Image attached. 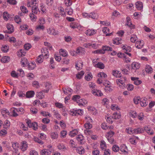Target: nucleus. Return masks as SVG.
I'll return each instance as SVG.
<instances>
[{"label":"nucleus","instance_id":"4d7b16f0","mask_svg":"<svg viewBox=\"0 0 155 155\" xmlns=\"http://www.w3.org/2000/svg\"><path fill=\"white\" fill-rule=\"evenodd\" d=\"M27 63L28 61L26 58H21V64L23 67L25 66Z\"/></svg>","mask_w":155,"mask_h":155},{"label":"nucleus","instance_id":"9b49d317","mask_svg":"<svg viewBox=\"0 0 155 155\" xmlns=\"http://www.w3.org/2000/svg\"><path fill=\"white\" fill-rule=\"evenodd\" d=\"M83 63L80 61H78L75 63V68L78 70H80L82 69Z\"/></svg>","mask_w":155,"mask_h":155},{"label":"nucleus","instance_id":"5fc2aeb1","mask_svg":"<svg viewBox=\"0 0 155 155\" xmlns=\"http://www.w3.org/2000/svg\"><path fill=\"white\" fill-rule=\"evenodd\" d=\"M92 78V75L91 73L89 72L85 77V79L88 81L91 80Z\"/></svg>","mask_w":155,"mask_h":155},{"label":"nucleus","instance_id":"37998d69","mask_svg":"<svg viewBox=\"0 0 155 155\" xmlns=\"http://www.w3.org/2000/svg\"><path fill=\"white\" fill-rule=\"evenodd\" d=\"M129 115L130 116L133 118H135L137 117V114L136 111H135L131 110L129 113Z\"/></svg>","mask_w":155,"mask_h":155},{"label":"nucleus","instance_id":"4c0bfd02","mask_svg":"<svg viewBox=\"0 0 155 155\" xmlns=\"http://www.w3.org/2000/svg\"><path fill=\"white\" fill-rule=\"evenodd\" d=\"M41 114L44 117H51V115L48 112L41 111L40 112Z\"/></svg>","mask_w":155,"mask_h":155},{"label":"nucleus","instance_id":"6ab92c4d","mask_svg":"<svg viewBox=\"0 0 155 155\" xmlns=\"http://www.w3.org/2000/svg\"><path fill=\"white\" fill-rule=\"evenodd\" d=\"M7 28L8 29V33L11 34L14 31V28L13 25L8 24L7 25Z\"/></svg>","mask_w":155,"mask_h":155},{"label":"nucleus","instance_id":"0eeeda50","mask_svg":"<svg viewBox=\"0 0 155 155\" xmlns=\"http://www.w3.org/2000/svg\"><path fill=\"white\" fill-rule=\"evenodd\" d=\"M97 30L93 29H88L85 32V34L88 36L93 35L97 32Z\"/></svg>","mask_w":155,"mask_h":155},{"label":"nucleus","instance_id":"c85d7f7f","mask_svg":"<svg viewBox=\"0 0 155 155\" xmlns=\"http://www.w3.org/2000/svg\"><path fill=\"white\" fill-rule=\"evenodd\" d=\"M125 131L127 133L129 134H134V128L131 127H128L126 129Z\"/></svg>","mask_w":155,"mask_h":155},{"label":"nucleus","instance_id":"f8f14e48","mask_svg":"<svg viewBox=\"0 0 155 155\" xmlns=\"http://www.w3.org/2000/svg\"><path fill=\"white\" fill-rule=\"evenodd\" d=\"M76 53L79 55H82L84 54L85 52V50L84 48L81 47L77 48L76 49Z\"/></svg>","mask_w":155,"mask_h":155},{"label":"nucleus","instance_id":"774afa93","mask_svg":"<svg viewBox=\"0 0 155 155\" xmlns=\"http://www.w3.org/2000/svg\"><path fill=\"white\" fill-rule=\"evenodd\" d=\"M138 119L140 120H143L144 118V115L142 113H140L137 116Z\"/></svg>","mask_w":155,"mask_h":155},{"label":"nucleus","instance_id":"c756f323","mask_svg":"<svg viewBox=\"0 0 155 155\" xmlns=\"http://www.w3.org/2000/svg\"><path fill=\"white\" fill-rule=\"evenodd\" d=\"M105 119L106 121L109 124H112L113 122V116H111L109 115H107L105 116Z\"/></svg>","mask_w":155,"mask_h":155},{"label":"nucleus","instance_id":"bb28decb","mask_svg":"<svg viewBox=\"0 0 155 155\" xmlns=\"http://www.w3.org/2000/svg\"><path fill=\"white\" fill-rule=\"evenodd\" d=\"M122 48L123 51L125 53L130 52L131 50V48L127 45L123 46Z\"/></svg>","mask_w":155,"mask_h":155},{"label":"nucleus","instance_id":"0e129e2a","mask_svg":"<svg viewBox=\"0 0 155 155\" xmlns=\"http://www.w3.org/2000/svg\"><path fill=\"white\" fill-rule=\"evenodd\" d=\"M111 109L113 110H120V108L115 104H112L110 107Z\"/></svg>","mask_w":155,"mask_h":155},{"label":"nucleus","instance_id":"603ef678","mask_svg":"<svg viewBox=\"0 0 155 155\" xmlns=\"http://www.w3.org/2000/svg\"><path fill=\"white\" fill-rule=\"evenodd\" d=\"M57 147L58 149L62 151H64L66 149L64 145L61 143H58L57 145Z\"/></svg>","mask_w":155,"mask_h":155},{"label":"nucleus","instance_id":"ddd939ff","mask_svg":"<svg viewBox=\"0 0 155 155\" xmlns=\"http://www.w3.org/2000/svg\"><path fill=\"white\" fill-rule=\"evenodd\" d=\"M140 64L137 62H134L131 64L132 69L134 71L138 69L140 67Z\"/></svg>","mask_w":155,"mask_h":155},{"label":"nucleus","instance_id":"864d4df0","mask_svg":"<svg viewBox=\"0 0 155 155\" xmlns=\"http://www.w3.org/2000/svg\"><path fill=\"white\" fill-rule=\"evenodd\" d=\"M9 49V47L8 45H3L1 48V50L4 53H6Z\"/></svg>","mask_w":155,"mask_h":155},{"label":"nucleus","instance_id":"79ce46f5","mask_svg":"<svg viewBox=\"0 0 155 155\" xmlns=\"http://www.w3.org/2000/svg\"><path fill=\"white\" fill-rule=\"evenodd\" d=\"M130 41L132 43H135L138 41V38L137 36L135 35H132L131 36L130 38Z\"/></svg>","mask_w":155,"mask_h":155},{"label":"nucleus","instance_id":"49530a36","mask_svg":"<svg viewBox=\"0 0 155 155\" xmlns=\"http://www.w3.org/2000/svg\"><path fill=\"white\" fill-rule=\"evenodd\" d=\"M52 112L54 116L57 119H61V115L59 113L58 111L56 110H54Z\"/></svg>","mask_w":155,"mask_h":155},{"label":"nucleus","instance_id":"8fccbe9b","mask_svg":"<svg viewBox=\"0 0 155 155\" xmlns=\"http://www.w3.org/2000/svg\"><path fill=\"white\" fill-rule=\"evenodd\" d=\"M11 114H12V116L13 117H17L18 116V114L16 112V110L15 108V107H12L11 108Z\"/></svg>","mask_w":155,"mask_h":155},{"label":"nucleus","instance_id":"09e8293b","mask_svg":"<svg viewBox=\"0 0 155 155\" xmlns=\"http://www.w3.org/2000/svg\"><path fill=\"white\" fill-rule=\"evenodd\" d=\"M43 92H44L43 90L41 91L37 92L36 94L37 97L39 99H42L44 97V95Z\"/></svg>","mask_w":155,"mask_h":155},{"label":"nucleus","instance_id":"a19ab883","mask_svg":"<svg viewBox=\"0 0 155 155\" xmlns=\"http://www.w3.org/2000/svg\"><path fill=\"white\" fill-rule=\"evenodd\" d=\"M97 76L99 78L101 79L106 78L107 77V75L103 72L99 73L98 74Z\"/></svg>","mask_w":155,"mask_h":155},{"label":"nucleus","instance_id":"13d9d810","mask_svg":"<svg viewBox=\"0 0 155 155\" xmlns=\"http://www.w3.org/2000/svg\"><path fill=\"white\" fill-rule=\"evenodd\" d=\"M84 74V72L83 71L78 72L76 75V78L78 79H81Z\"/></svg>","mask_w":155,"mask_h":155},{"label":"nucleus","instance_id":"2eb2a0df","mask_svg":"<svg viewBox=\"0 0 155 155\" xmlns=\"http://www.w3.org/2000/svg\"><path fill=\"white\" fill-rule=\"evenodd\" d=\"M104 85L105 86V89L107 91H110L112 90L110 87V83L107 80L105 81V82L104 83Z\"/></svg>","mask_w":155,"mask_h":155},{"label":"nucleus","instance_id":"c03bdc74","mask_svg":"<svg viewBox=\"0 0 155 155\" xmlns=\"http://www.w3.org/2000/svg\"><path fill=\"white\" fill-rule=\"evenodd\" d=\"M87 47H88L90 46H91L94 49H96L98 47V45L95 43H88L87 45Z\"/></svg>","mask_w":155,"mask_h":155},{"label":"nucleus","instance_id":"39448f33","mask_svg":"<svg viewBox=\"0 0 155 155\" xmlns=\"http://www.w3.org/2000/svg\"><path fill=\"white\" fill-rule=\"evenodd\" d=\"M70 27L72 29L77 28L79 30H81L82 31L83 27L79 25L78 24L75 22H73L70 24Z\"/></svg>","mask_w":155,"mask_h":155},{"label":"nucleus","instance_id":"2f4dec72","mask_svg":"<svg viewBox=\"0 0 155 155\" xmlns=\"http://www.w3.org/2000/svg\"><path fill=\"white\" fill-rule=\"evenodd\" d=\"M44 56L41 54L39 55L36 59V62L38 63V64H40L42 63L44 60Z\"/></svg>","mask_w":155,"mask_h":155},{"label":"nucleus","instance_id":"9d476101","mask_svg":"<svg viewBox=\"0 0 155 155\" xmlns=\"http://www.w3.org/2000/svg\"><path fill=\"white\" fill-rule=\"evenodd\" d=\"M136 8L139 10L140 11H143V4L142 2L140 1L137 2L135 4Z\"/></svg>","mask_w":155,"mask_h":155},{"label":"nucleus","instance_id":"f257e3e1","mask_svg":"<svg viewBox=\"0 0 155 155\" xmlns=\"http://www.w3.org/2000/svg\"><path fill=\"white\" fill-rule=\"evenodd\" d=\"M126 80V78L125 77L121 76L120 78L116 80V83L120 87L124 88L125 87V83Z\"/></svg>","mask_w":155,"mask_h":155},{"label":"nucleus","instance_id":"5701e85b","mask_svg":"<svg viewBox=\"0 0 155 155\" xmlns=\"http://www.w3.org/2000/svg\"><path fill=\"white\" fill-rule=\"evenodd\" d=\"M102 31L103 33L106 35V36H110L112 33V32H110L109 28L106 27L103 28Z\"/></svg>","mask_w":155,"mask_h":155},{"label":"nucleus","instance_id":"58836bf2","mask_svg":"<svg viewBox=\"0 0 155 155\" xmlns=\"http://www.w3.org/2000/svg\"><path fill=\"white\" fill-rule=\"evenodd\" d=\"M145 70L146 72L148 74H151L153 71L152 67L149 65H147L146 66Z\"/></svg>","mask_w":155,"mask_h":155},{"label":"nucleus","instance_id":"4468645a","mask_svg":"<svg viewBox=\"0 0 155 155\" xmlns=\"http://www.w3.org/2000/svg\"><path fill=\"white\" fill-rule=\"evenodd\" d=\"M112 48L109 46H104L102 47V49H101V53L104 54L105 51H111Z\"/></svg>","mask_w":155,"mask_h":155},{"label":"nucleus","instance_id":"f704fd0d","mask_svg":"<svg viewBox=\"0 0 155 155\" xmlns=\"http://www.w3.org/2000/svg\"><path fill=\"white\" fill-rule=\"evenodd\" d=\"M114 44L118 45L122 43V40L120 38H117L113 40Z\"/></svg>","mask_w":155,"mask_h":155},{"label":"nucleus","instance_id":"052dcab7","mask_svg":"<svg viewBox=\"0 0 155 155\" xmlns=\"http://www.w3.org/2000/svg\"><path fill=\"white\" fill-rule=\"evenodd\" d=\"M98 17L97 14L96 13L92 12L90 14V18L95 19Z\"/></svg>","mask_w":155,"mask_h":155},{"label":"nucleus","instance_id":"b1692460","mask_svg":"<svg viewBox=\"0 0 155 155\" xmlns=\"http://www.w3.org/2000/svg\"><path fill=\"white\" fill-rule=\"evenodd\" d=\"M35 94V92L33 91H27L26 94L27 98H30L34 97Z\"/></svg>","mask_w":155,"mask_h":155},{"label":"nucleus","instance_id":"72a5a7b5","mask_svg":"<svg viewBox=\"0 0 155 155\" xmlns=\"http://www.w3.org/2000/svg\"><path fill=\"white\" fill-rule=\"evenodd\" d=\"M63 91L65 94H69V95L71 94L73 91L72 90L69 88H63Z\"/></svg>","mask_w":155,"mask_h":155},{"label":"nucleus","instance_id":"aec40b11","mask_svg":"<svg viewBox=\"0 0 155 155\" xmlns=\"http://www.w3.org/2000/svg\"><path fill=\"white\" fill-rule=\"evenodd\" d=\"M127 22L126 25L128 26L131 28H135L134 25H132L131 21H130V17H128L126 18Z\"/></svg>","mask_w":155,"mask_h":155},{"label":"nucleus","instance_id":"a18cd8bd","mask_svg":"<svg viewBox=\"0 0 155 155\" xmlns=\"http://www.w3.org/2000/svg\"><path fill=\"white\" fill-rule=\"evenodd\" d=\"M87 103V101L85 99H80L78 102V104L79 105L84 106L86 105Z\"/></svg>","mask_w":155,"mask_h":155},{"label":"nucleus","instance_id":"423d86ee","mask_svg":"<svg viewBox=\"0 0 155 155\" xmlns=\"http://www.w3.org/2000/svg\"><path fill=\"white\" fill-rule=\"evenodd\" d=\"M77 140L81 144L84 143L85 141L84 137L82 135L80 134L77 136L76 137Z\"/></svg>","mask_w":155,"mask_h":155},{"label":"nucleus","instance_id":"1a4fd4ad","mask_svg":"<svg viewBox=\"0 0 155 155\" xmlns=\"http://www.w3.org/2000/svg\"><path fill=\"white\" fill-rule=\"evenodd\" d=\"M144 45L143 41L142 40H138L136 42L135 46L138 49H141Z\"/></svg>","mask_w":155,"mask_h":155},{"label":"nucleus","instance_id":"7ed1b4c3","mask_svg":"<svg viewBox=\"0 0 155 155\" xmlns=\"http://www.w3.org/2000/svg\"><path fill=\"white\" fill-rule=\"evenodd\" d=\"M47 32L49 34L53 35H56L58 34V31L52 27H50L47 29Z\"/></svg>","mask_w":155,"mask_h":155},{"label":"nucleus","instance_id":"bf43d9fd","mask_svg":"<svg viewBox=\"0 0 155 155\" xmlns=\"http://www.w3.org/2000/svg\"><path fill=\"white\" fill-rule=\"evenodd\" d=\"M58 134L56 132H53L51 133V137L53 139H56L58 138Z\"/></svg>","mask_w":155,"mask_h":155},{"label":"nucleus","instance_id":"a211bd4d","mask_svg":"<svg viewBox=\"0 0 155 155\" xmlns=\"http://www.w3.org/2000/svg\"><path fill=\"white\" fill-rule=\"evenodd\" d=\"M92 92L94 95L95 96H101L103 95L101 91L97 89H93Z\"/></svg>","mask_w":155,"mask_h":155},{"label":"nucleus","instance_id":"f03ea898","mask_svg":"<svg viewBox=\"0 0 155 155\" xmlns=\"http://www.w3.org/2000/svg\"><path fill=\"white\" fill-rule=\"evenodd\" d=\"M19 146V143L16 142H14L12 143V147L14 150V151H13V153L14 154L15 153L17 155H19V153L18 151V148Z\"/></svg>","mask_w":155,"mask_h":155},{"label":"nucleus","instance_id":"6e6552de","mask_svg":"<svg viewBox=\"0 0 155 155\" xmlns=\"http://www.w3.org/2000/svg\"><path fill=\"white\" fill-rule=\"evenodd\" d=\"M41 55L44 56L45 58H47L49 57L48 51L47 48H43L41 50Z\"/></svg>","mask_w":155,"mask_h":155},{"label":"nucleus","instance_id":"69168bd1","mask_svg":"<svg viewBox=\"0 0 155 155\" xmlns=\"http://www.w3.org/2000/svg\"><path fill=\"white\" fill-rule=\"evenodd\" d=\"M67 134V132L66 130L61 131L60 133V137L62 138L65 137Z\"/></svg>","mask_w":155,"mask_h":155},{"label":"nucleus","instance_id":"e433bc0d","mask_svg":"<svg viewBox=\"0 0 155 155\" xmlns=\"http://www.w3.org/2000/svg\"><path fill=\"white\" fill-rule=\"evenodd\" d=\"M94 66L96 68H97L101 69H103L104 68V64L101 62H98L96 64H94Z\"/></svg>","mask_w":155,"mask_h":155},{"label":"nucleus","instance_id":"473e14b6","mask_svg":"<svg viewBox=\"0 0 155 155\" xmlns=\"http://www.w3.org/2000/svg\"><path fill=\"white\" fill-rule=\"evenodd\" d=\"M101 148L102 150H105L106 149L107 145L106 142L104 140H101V141L100 144Z\"/></svg>","mask_w":155,"mask_h":155},{"label":"nucleus","instance_id":"de8ad7c7","mask_svg":"<svg viewBox=\"0 0 155 155\" xmlns=\"http://www.w3.org/2000/svg\"><path fill=\"white\" fill-rule=\"evenodd\" d=\"M78 130L77 129H74L71 131L69 133V135L71 137H74L78 134Z\"/></svg>","mask_w":155,"mask_h":155},{"label":"nucleus","instance_id":"a878e982","mask_svg":"<svg viewBox=\"0 0 155 155\" xmlns=\"http://www.w3.org/2000/svg\"><path fill=\"white\" fill-rule=\"evenodd\" d=\"M112 75L116 78H120L121 76L120 73L117 70H114L112 72Z\"/></svg>","mask_w":155,"mask_h":155},{"label":"nucleus","instance_id":"4be33fe9","mask_svg":"<svg viewBox=\"0 0 155 155\" xmlns=\"http://www.w3.org/2000/svg\"><path fill=\"white\" fill-rule=\"evenodd\" d=\"M140 103V105L142 107L146 106L148 104L147 98L144 97L141 98Z\"/></svg>","mask_w":155,"mask_h":155},{"label":"nucleus","instance_id":"20e7f679","mask_svg":"<svg viewBox=\"0 0 155 155\" xmlns=\"http://www.w3.org/2000/svg\"><path fill=\"white\" fill-rule=\"evenodd\" d=\"M38 5L37 0H28L27 6L28 7H31Z\"/></svg>","mask_w":155,"mask_h":155},{"label":"nucleus","instance_id":"6e6d98bb","mask_svg":"<svg viewBox=\"0 0 155 155\" xmlns=\"http://www.w3.org/2000/svg\"><path fill=\"white\" fill-rule=\"evenodd\" d=\"M65 12L69 15H71L73 13V10L71 8L68 7L65 10Z\"/></svg>","mask_w":155,"mask_h":155},{"label":"nucleus","instance_id":"393cba45","mask_svg":"<svg viewBox=\"0 0 155 155\" xmlns=\"http://www.w3.org/2000/svg\"><path fill=\"white\" fill-rule=\"evenodd\" d=\"M45 85L46 88V89L43 90V91L44 93H47L51 87V84L49 82H46L45 83Z\"/></svg>","mask_w":155,"mask_h":155},{"label":"nucleus","instance_id":"680f3d73","mask_svg":"<svg viewBox=\"0 0 155 155\" xmlns=\"http://www.w3.org/2000/svg\"><path fill=\"white\" fill-rule=\"evenodd\" d=\"M31 10L32 12L35 14H38L39 12L38 8V5L37 6L32 7Z\"/></svg>","mask_w":155,"mask_h":155},{"label":"nucleus","instance_id":"e2e57ef3","mask_svg":"<svg viewBox=\"0 0 155 155\" xmlns=\"http://www.w3.org/2000/svg\"><path fill=\"white\" fill-rule=\"evenodd\" d=\"M109 103V100L108 99L106 98H104L103 99L102 101V103L106 107H107V106L108 104Z\"/></svg>","mask_w":155,"mask_h":155},{"label":"nucleus","instance_id":"ea45409f","mask_svg":"<svg viewBox=\"0 0 155 155\" xmlns=\"http://www.w3.org/2000/svg\"><path fill=\"white\" fill-rule=\"evenodd\" d=\"M10 60V58L9 56H5L2 57L1 59L2 62L6 63L9 62Z\"/></svg>","mask_w":155,"mask_h":155},{"label":"nucleus","instance_id":"338daca9","mask_svg":"<svg viewBox=\"0 0 155 155\" xmlns=\"http://www.w3.org/2000/svg\"><path fill=\"white\" fill-rule=\"evenodd\" d=\"M141 100V98H140V97L137 96V97H135L134 98V103L135 104H137L139 103L140 102Z\"/></svg>","mask_w":155,"mask_h":155},{"label":"nucleus","instance_id":"3c124183","mask_svg":"<svg viewBox=\"0 0 155 155\" xmlns=\"http://www.w3.org/2000/svg\"><path fill=\"white\" fill-rule=\"evenodd\" d=\"M115 134L114 132L112 130H110L107 133L106 136L107 138L112 137Z\"/></svg>","mask_w":155,"mask_h":155},{"label":"nucleus","instance_id":"412c9836","mask_svg":"<svg viewBox=\"0 0 155 155\" xmlns=\"http://www.w3.org/2000/svg\"><path fill=\"white\" fill-rule=\"evenodd\" d=\"M77 152L80 154H83L84 153L85 150L84 148L80 146L76 147Z\"/></svg>","mask_w":155,"mask_h":155},{"label":"nucleus","instance_id":"7c9ffc66","mask_svg":"<svg viewBox=\"0 0 155 155\" xmlns=\"http://www.w3.org/2000/svg\"><path fill=\"white\" fill-rule=\"evenodd\" d=\"M60 54L64 57H67L68 54L67 52L65 50L63 49H60L59 51Z\"/></svg>","mask_w":155,"mask_h":155},{"label":"nucleus","instance_id":"cd10ccee","mask_svg":"<svg viewBox=\"0 0 155 155\" xmlns=\"http://www.w3.org/2000/svg\"><path fill=\"white\" fill-rule=\"evenodd\" d=\"M143 128L140 127H138L134 128V134H137L142 133L143 132Z\"/></svg>","mask_w":155,"mask_h":155},{"label":"nucleus","instance_id":"dca6fc26","mask_svg":"<svg viewBox=\"0 0 155 155\" xmlns=\"http://www.w3.org/2000/svg\"><path fill=\"white\" fill-rule=\"evenodd\" d=\"M144 129L146 132L149 135H152L154 134L153 130L150 127H145Z\"/></svg>","mask_w":155,"mask_h":155},{"label":"nucleus","instance_id":"c9c22d12","mask_svg":"<svg viewBox=\"0 0 155 155\" xmlns=\"http://www.w3.org/2000/svg\"><path fill=\"white\" fill-rule=\"evenodd\" d=\"M51 153V151L47 149L42 150L41 152V155H49Z\"/></svg>","mask_w":155,"mask_h":155},{"label":"nucleus","instance_id":"f3484780","mask_svg":"<svg viewBox=\"0 0 155 155\" xmlns=\"http://www.w3.org/2000/svg\"><path fill=\"white\" fill-rule=\"evenodd\" d=\"M28 143L25 141H23L21 142V149L23 151H25L28 148Z\"/></svg>","mask_w":155,"mask_h":155}]
</instances>
